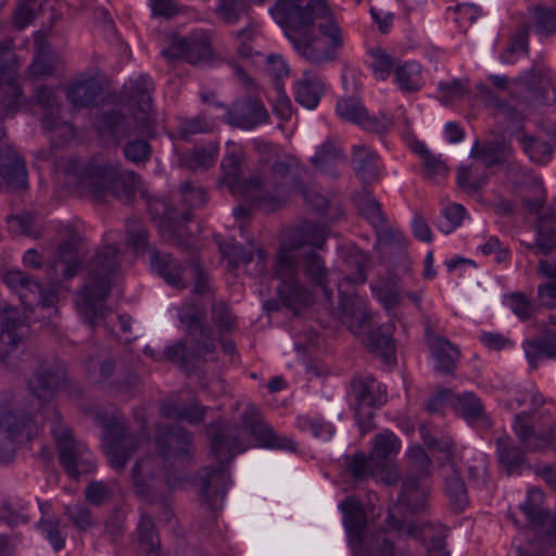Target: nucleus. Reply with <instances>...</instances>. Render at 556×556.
<instances>
[{
    "label": "nucleus",
    "instance_id": "f257e3e1",
    "mask_svg": "<svg viewBox=\"0 0 556 556\" xmlns=\"http://www.w3.org/2000/svg\"><path fill=\"white\" fill-rule=\"evenodd\" d=\"M269 11L301 58L316 65L337 59L343 33L326 0H277Z\"/></svg>",
    "mask_w": 556,
    "mask_h": 556
},
{
    "label": "nucleus",
    "instance_id": "f03ea898",
    "mask_svg": "<svg viewBox=\"0 0 556 556\" xmlns=\"http://www.w3.org/2000/svg\"><path fill=\"white\" fill-rule=\"evenodd\" d=\"M241 163V157L236 153L227 154L223 159L222 184L231 194L242 195L265 213L280 208L290 194L304 192L307 170L294 159L275 161L265 178L252 175L242 179Z\"/></svg>",
    "mask_w": 556,
    "mask_h": 556
},
{
    "label": "nucleus",
    "instance_id": "7ed1b4c3",
    "mask_svg": "<svg viewBox=\"0 0 556 556\" xmlns=\"http://www.w3.org/2000/svg\"><path fill=\"white\" fill-rule=\"evenodd\" d=\"M275 276L280 281L277 292L282 304L293 311L309 305L313 294L301 280V276L314 288H319L328 302L333 292L329 288L330 269L316 251L292 253L279 251L276 257Z\"/></svg>",
    "mask_w": 556,
    "mask_h": 556
},
{
    "label": "nucleus",
    "instance_id": "20e7f679",
    "mask_svg": "<svg viewBox=\"0 0 556 556\" xmlns=\"http://www.w3.org/2000/svg\"><path fill=\"white\" fill-rule=\"evenodd\" d=\"M205 430L211 440V453L218 464L204 469L205 473L200 478L201 497L212 511H216L220 509V504L231 483L230 473L225 464L244 452L248 444L238 425L220 419L207 425Z\"/></svg>",
    "mask_w": 556,
    "mask_h": 556
},
{
    "label": "nucleus",
    "instance_id": "39448f33",
    "mask_svg": "<svg viewBox=\"0 0 556 556\" xmlns=\"http://www.w3.org/2000/svg\"><path fill=\"white\" fill-rule=\"evenodd\" d=\"M118 269V248L110 243L97 250L86 264L89 281L81 290L76 305L81 319L92 329L110 313L105 301L111 293L112 278Z\"/></svg>",
    "mask_w": 556,
    "mask_h": 556
},
{
    "label": "nucleus",
    "instance_id": "423d86ee",
    "mask_svg": "<svg viewBox=\"0 0 556 556\" xmlns=\"http://www.w3.org/2000/svg\"><path fill=\"white\" fill-rule=\"evenodd\" d=\"M180 323L187 329V337L164 350L165 358L191 372L197 364L205 362L215 352V339L211 328L205 325V312L198 304H186L178 312Z\"/></svg>",
    "mask_w": 556,
    "mask_h": 556
},
{
    "label": "nucleus",
    "instance_id": "0eeeda50",
    "mask_svg": "<svg viewBox=\"0 0 556 556\" xmlns=\"http://www.w3.org/2000/svg\"><path fill=\"white\" fill-rule=\"evenodd\" d=\"M66 173L75 174L77 184L99 200L113 195L127 203L136 197L140 186V177L134 170L108 162L85 165L73 162Z\"/></svg>",
    "mask_w": 556,
    "mask_h": 556
},
{
    "label": "nucleus",
    "instance_id": "6e6552de",
    "mask_svg": "<svg viewBox=\"0 0 556 556\" xmlns=\"http://www.w3.org/2000/svg\"><path fill=\"white\" fill-rule=\"evenodd\" d=\"M135 417L140 419L138 433L128 431L126 417L118 409L111 414L108 412L98 413L96 416L97 424L103 429L105 455L110 465L118 471L125 468L131 455L139 447L141 440L149 439L148 421L143 412L141 409L135 410Z\"/></svg>",
    "mask_w": 556,
    "mask_h": 556
},
{
    "label": "nucleus",
    "instance_id": "1a4fd4ad",
    "mask_svg": "<svg viewBox=\"0 0 556 556\" xmlns=\"http://www.w3.org/2000/svg\"><path fill=\"white\" fill-rule=\"evenodd\" d=\"M350 547L358 556H394V546L379 534L370 540L365 535L366 514L355 496H349L339 504Z\"/></svg>",
    "mask_w": 556,
    "mask_h": 556
},
{
    "label": "nucleus",
    "instance_id": "9d476101",
    "mask_svg": "<svg viewBox=\"0 0 556 556\" xmlns=\"http://www.w3.org/2000/svg\"><path fill=\"white\" fill-rule=\"evenodd\" d=\"M488 79L498 90H508L519 104L551 105L556 102V88L543 72L531 70L510 81L505 75H489Z\"/></svg>",
    "mask_w": 556,
    "mask_h": 556
},
{
    "label": "nucleus",
    "instance_id": "9b49d317",
    "mask_svg": "<svg viewBox=\"0 0 556 556\" xmlns=\"http://www.w3.org/2000/svg\"><path fill=\"white\" fill-rule=\"evenodd\" d=\"M51 433L54 437L59 459L65 472L73 479L96 469V459L90 450L77 441L72 430L62 422L59 412L53 413Z\"/></svg>",
    "mask_w": 556,
    "mask_h": 556
},
{
    "label": "nucleus",
    "instance_id": "f8f14e48",
    "mask_svg": "<svg viewBox=\"0 0 556 556\" xmlns=\"http://www.w3.org/2000/svg\"><path fill=\"white\" fill-rule=\"evenodd\" d=\"M37 432L33 417L24 410L12 409L8 396L0 393V460L13 458L15 444L30 441Z\"/></svg>",
    "mask_w": 556,
    "mask_h": 556
},
{
    "label": "nucleus",
    "instance_id": "ddd939ff",
    "mask_svg": "<svg viewBox=\"0 0 556 556\" xmlns=\"http://www.w3.org/2000/svg\"><path fill=\"white\" fill-rule=\"evenodd\" d=\"M355 418L362 434L375 428L376 409L387 403V389L371 375H357L351 380Z\"/></svg>",
    "mask_w": 556,
    "mask_h": 556
},
{
    "label": "nucleus",
    "instance_id": "4468645a",
    "mask_svg": "<svg viewBox=\"0 0 556 556\" xmlns=\"http://www.w3.org/2000/svg\"><path fill=\"white\" fill-rule=\"evenodd\" d=\"M386 523L389 529L395 530L400 534L420 540L425 547V556H450L445 542L448 529L443 525L434 522L405 525L404 520L396 518L391 510L388 511Z\"/></svg>",
    "mask_w": 556,
    "mask_h": 556
},
{
    "label": "nucleus",
    "instance_id": "2eb2a0df",
    "mask_svg": "<svg viewBox=\"0 0 556 556\" xmlns=\"http://www.w3.org/2000/svg\"><path fill=\"white\" fill-rule=\"evenodd\" d=\"M544 493L539 489H529L526 501L520 504L530 529L546 545L556 547V510L543 507Z\"/></svg>",
    "mask_w": 556,
    "mask_h": 556
},
{
    "label": "nucleus",
    "instance_id": "dca6fc26",
    "mask_svg": "<svg viewBox=\"0 0 556 556\" xmlns=\"http://www.w3.org/2000/svg\"><path fill=\"white\" fill-rule=\"evenodd\" d=\"M155 445L166 467H182L190 460L193 435L180 426H168L159 433Z\"/></svg>",
    "mask_w": 556,
    "mask_h": 556
},
{
    "label": "nucleus",
    "instance_id": "f3484780",
    "mask_svg": "<svg viewBox=\"0 0 556 556\" xmlns=\"http://www.w3.org/2000/svg\"><path fill=\"white\" fill-rule=\"evenodd\" d=\"M154 84L149 76H139L130 80V101L135 104L134 118L138 134L148 138L156 135V122L153 113L152 92Z\"/></svg>",
    "mask_w": 556,
    "mask_h": 556
},
{
    "label": "nucleus",
    "instance_id": "a211bd4d",
    "mask_svg": "<svg viewBox=\"0 0 556 556\" xmlns=\"http://www.w3.org/2000/svg\"><path fill=\"white\" fill-rule=\"evenodd\" d=\"M241 422L243 428L257 441L260 447L296 450L298 444L292 439L276 433L274 428L261 418L260 410L254 405L245 407L241 414Z\"/></svg>",
    "mask_w": 556,
    "mask_h": 556
},
{
    "label": "nucleus",
    "instance_id": "6ab92c4d",
    "mask_svg": "<svg viewBox=\"0 0 556 556\" xmlns=\"http://www.w3.org/2000/svg\"><path fill=\"white\" fill-rule=\"evenodd\" d=\"M268 112L256 97H242L226 108L225 122L233 127L250 130L268 121Z\"/></svg>",
    "mask_w": 556,
    "mask_h": 556
},
{
    "label": "nucleus",
    "instance_id": "aec40b11",
    "mask_svg": "<svg viewBox=\"0 0 556 556\" xmlns=\"http://www.w3.org/2000/svg\"><path fill=\"white\" fill-rule=\"evenodd\" d=\"M401 448L400 439L391 431H384L375 437L374 447L370 452L371 460H374L381 472L382 480L387 484H393L397 481L399 471L393 464V457Z\"/></svg>",
    "mask_w": 556,
    "mask_h": 556
},
{
    "label": "nucleus",
    "instance_id": "412c9836",
    "mask_svg": "<svg viewBox=\"0 0 556 556\" xmlns=\"http://www.w3.org/2000/svg\"><path fill=\"white\" fill-rule=\"evenodd\" d=\"M66 368L61 362H54L41 368L29 380L31 393L40 401H51L56 391L66 383Z\"/></svg>",
    "mask_w": 556,
    "mask_h": 556
},
{
    "label": "nucleus",
    "instance_id": "4be33fe9",
    "mask_svg": "<svg viewBox=\"0 0 556 556\" xmlns=\"http://www.w3.org/2000/svg\"><path fill=\"white\" fill-rule=\"evenodd\" d=\"M354 201L361 215L376 229L379 242L392 244L401 240V232L384 227L386 216L378 200L368 193H359L354 198Z\"/></svg>",
    "mask_w": 556,
    "mask_h": 556
},
{
    "label": "nucleus",
    "instance_id": "5701e85b",
    "mask_svg": "<svg viewBox=\"0 0 556 556\" xmlns=\"http://www.w3.org/2000/svg\"><path fill=\"white\" fill-rule=\"evenodd\" d=\"M453 409L472 428L488 430L493 425L483 402L473 392L455 393Z\"/></svg>",
    "mask_w": 556,
    "mask_h": 556
},
{
    "label": "nucleus",
    "instance_id": "b1692460",
    "mask_svg": "<svg viewBox=\"0 0 556 556\" xmlns=\"http://www.w3.org/2000/svg\"><path fill=\"white\" fill-rule=\"evenodd\" d=\"M429 494V485L426 479L407 475L401 485L395 507L400 511L418 513L426 508Z\"/></svg>",
    "mask_w": 556,
    "mask_h": 556
},
{
    "label": "nucleus",
    "instance_id": "393cba45",
    "mask_svg": "<svg viewBox=\"0 0 556 556\" xmlns=\"http://www.w3.org/2000/svg\"><path fill=\"white\" fill-rule=\"evenodd\" d=\"M5 130L0 128V178L10 189L27 187V170L14 150L3 143Z\"/></svg>",
    "mask_w": 556,
    "mask_h": 556
},
{
    "label": "nucleus",
    "instance_id": "a878e982",
    "mask_svg": "<svg viewBox=\"0 0 556 556\" xmlns=\"http://www.w3.org/2000/svg\"><path fill=\"white\" fill-rule=\"evenodd\" d=\"M79 238L74 235L61 242L50 263L54 276L51 281L59 280V277L71 279L78 274L80 263L78 260Z\"/></svg>",
    "mask_w": 556,
    "mask_h": 556
},
{
    "label": "nucleus",
    "instance_id": "bb28decb",
    "mask_svg": "<svg viewBox=\"0 0 556 556\" xmlns=\"http://www.w3.org/2000/svg\"><path fill=\"white\" fill-rule=\"evenodd\" d=\"M328 237L327 227L316 222L305 220L292 228L280 251H292L304 245L321 249Z\"/></svg>",
    "mask_w": 556,
    "mask_h": 556
},
{
    "label": "nucleus",
    "instance_id": "cd10ccee",
    "mask_svg": "<svg viewBox=\"0 0 556 556\" xmlns=\"http://www.w3.org/2000/svg\"><path fill=\"white\" fill-rule=\"evenodd\" d=\"M219 250L233 267L250 265L256 255L255 265L251 273L254 276L262 275L266 268L265 251L256 248L252 242H249L247 247L236 242H225L219 244Z\"/></svg>",
    "mask_w": 556,
    "mask_h": 556
},
{
    "label": "nucleus",
    "instance_id": "c85d7f7f",
    "mask_svg": "<svg viewBox=\"0 0 556 556\" xmlns=\"http://www.w3.org/2000/svg\"><path fill=\"white\" fill-rule=\"evenodd\" d=\"M395 325L387 323L368 331L365 344L369 352L379 357L384 364L396 362V346L393 339Z\"/></svg>",
    "mask_w": 556,
    "mask_h": 556
},
{
    "label": "nucleus",
    "instance_id": "c756f323",
    "mask_svg": "<svg viewBox=\"0 0 556 556\" xmlns=\"http://www.w3.org/2000/svg\"><path fill=\"white\" fill-rule=\"evenodd\" d=\"M150 265L153 271L159 274L167 285L182 290L188 287L185 277V266L172 254L157 250L151 251Z\"/></svg>",
    "mask_w": 556,
    "mask_h": 556
},
{
    "label": "nucleus",
    "instance_id": "7c9ffc66",
    "mask_svg": "<svg viewBox=\"0 0 556 556\" xmlns=\"http://www.w3.org/2000/svg\"><path fill=\"white\" fill-rule=\"evenodd\" d=\"M30 102L39 105L43 111L42 127L46 131L65 128L71 131V126L60 117V105L52 88L39 86L30 98Z\"/></svg>",
    "mask_w": 556,
    "mask_h": 556
},
{
    "label": "nucleus",
    "instance_id": "2f4dec72",
    "mask_svg": "<svg viewBox=\"0 0 556 556\" xmlns=\"http://www.w3.org/2000/svg\"><path fill=\"white\" fill-rule=\"evenodd\" d=\"M94 127L102 139L115 142L129 138L132 131L127 117L116 110L99 114Z\"/></svg>",
    "mask_w": 556,
    "mask_h": 556
},
{
    "label": "nucleus",
    "instance_id": "473e14b6",
    "mask_svg": "<svg viewBox=\"0 0 556 556\" xmlns=\"http://www.w3.org/2000/svg\"><path fill=\"white\" fill-rule=\"evenodd\" d=\"M426 340L435 359V370L443 374H453L459 351L447 339L435 336L431 329L426 330Z\"/></svg>",
    "mask_w": 556,
    "mask_h": 556
},
{
    "label": "nucleus",
    "instance_id": "72a5a7b5",
    "mask_svg": "<svg viewBox=\"0 0 556 556\" xmlns=\"http://www.w3.org/2000/svg\"><path fill=\"white\" fill-rule=\"evenodd\" d=\"M522 349L530 367L534 369L542 359L556 357V333L546 329L542 336L523 341Z\"/></svg>",
    "mask_w": 556,
    "mask_h": 556
},
{
    "label": "nucleus",
    "instance_id": "f704fd0d",
    "mask_svg": "<svg viewBox=\"0 0 556 556\" xmlns=\"http://www.w3.org/2000/svg\"><path fill=\"white\" fill-rule=\"evenodd\" d=\"M525 446L517 445L509 435H502L496 439V454L502 469L511 476L519 471L526 462Z\"/></svg>",
    "mask_w": 556,
    "mask_h": 556
},
{
    "label": "nucleus",
    "instance_id": "c9c22d12",
    "mask_svg": "<svg viewBox=\"0 0 556 556\" xmlns=\"http://www.w3.org/2000/svg\"><path fill=\"white\" fill-rule=\"evenodd\" d=\"M312 164L318 170L338 177L336 167L345 161L341 143L336 139H326L312 157Z\"/></svg>",
    "mask_w": 556,
    "mask_h": 556
},
{
    "label": "nucleus",
    "instance_id": "e433bc0d",
    "mask_svg": "<svg viewBox=\"0 0 556 556\" xmlns=\"http://www.w3.org/2000/svg\"><path fill=\"white\" fill-rule=\"evenodd\" d=\"M378 154L368 146L356 144L353 147L352 167L364 184H370L378 178Z\"/></svg>",
    "mask_w": 556,
    "mask_h": 556
},
{
    "label": "nucleus",
    "instance_id": "4c0bfd02",
    "mask_svg": "<svg viewBox=\"0 0 556 556\" xmlns=\"http://www.w3.org/2000/svg\"><path fill=\"white\" fill-rule=\"evenodd\" d=\"M192 213L190 210L181 212L177 216L175 210L169 207L166 210L164 217L160 223V231L166 236L167 240H173V244L188 248L190 243L184 239L186 235V225L191 220Z\"/></svg>",
    "mask_w": 556,
    "mask_h": 556
},
{
    "label": "nucleus",
    "instance_id": "58836bf2",
    "mask_svg": "<svg viewBox=\"0 0 556 556\" xmlns=\"http://www.w3.org/2000/svg\"><path fill=\"white\" fill-rule=\"evenodd\" d=\"M18 298L25 309L33 311L34 307L52 308L54 306L56 294L40 285L37 280L30 278L18 289Z\"/></svg>",
    "mask_w": 556,
    "mask_h": 556
},
{
    "label": "nucleus",
    "instance_id": "ea45409f",
    "mask_svg": "<svg viewBox=\"0 0 556 556\" xmlns=\"http://www.w3.org/2000/svg\"><path fill=\"white\" fill-rule=\"evenodd\" d=\"M324 90V83L318 77L304 72L303 77L295 84V101L302 106L313 110L318 105Z\"/></svg>",
    "mask_w": 556,
    "mask_h": 556
},
{
    "label": "nucleus",
    "instance_id": "a19ab883",
    "mask_svg": "<svg viewBox=\"0 0 556 556\" xmlns=\"http://www.w3.org/2000/svg\"><path fill=\"white\" fill-rule=\"evenodd\" d=\"M470 156L480 160L485 167L503 164L508 156V147L504 139H494L479 143L476 141L471 148Z\"/></svg>",
    "mask_w": 556,
    "mask_h": 556
},
{
    "label": "nucleus",
    "instance_id": "79ce46f5",
    "mask_svg": "<svg viewBox=\"0 0 556 556\" xmlns=\"http://www.w3.org/2000/svg\"><path fill=\"white\" fill-rule=\"evenodd\" d=\"M101 91V86L94 78L78 80L68 85L66 99L74 109L91 105Z\"/></svg>",
    "mask_w": 556,
    "mask_h": 556
},
{
    "label": "nucleus",
    "instance_id": "37998d69",
    "mask_svg": "<svg viewBox=\"0 0 556 556\" xmlns=\"http://www.w3.org/2000/svg\"><path fill=\"white\" fill-rule=\"evenodd\" d=\"M136 531L141 553L144 554V556H160L161 540L156 532L153 518L142 513Z\"/></svg>",
    "mask_w": 556,
    "mask_h": 556
},
{
    "label": "nucleus",
    "instance_id": "c03bdc74",
    "mask_svg": "<svg viewBox=\"0 0 556 556\" xmlns=\"http://www.w3.org/2000/svg\"><path fill=\"white\" fill-rule=\"evenodd\" d=\"M394 81L404 93L418 92L424 86L421 65L417 62H405L396 65Z\"/></svg>",
    "mask_w": 556,
    "mask_h": 556
},
{
    "label": "nucleus",
    "instance_id": "a18cd8bd",
    "mask_svg": "<svg viewBox=\"0 0 556 556\" xmlns=\"http://www.w3.org/2000/svg\"><path fill=\"white\" fill-rule=\"evenodd\" d=\"M345 470L355 481H364L369 477L381 478L383 473L371 460V456H366L363 453H356L352 456H346L344 462Z\"/></svg>",
    "mask_w": 556,
    "mask_h": 556
},
{
    "label": "nucleus",
    "instance_id": "49530a36",
    "mask_svg": "<svg viewBox=\"0 0 556 556\" xmlns=\"http://www.w3.org/2000/svg\"><path fill=\"white\" fill-rule=\"evenodd\" d=\"M46 506V504L40 505L42 517L38 522V529L49 541L54 552H60L65 546L66 533L62 531L60 518L48 515Z\"/></svg>",
    "mask_w": 556,
    "mask_h": 556
},
{
    "label": "nucleus",
    "instance_id": "de8ad7c7",
    "mask_svg": "<svg viewBox=\"0 0 556 556\" xmlns=\"http://www.w3.org/2000/svg\"><path fill=\"white\" fill-rule=\"evenodd\" d=\"M54 68V54L50 45L43 39H36L35 55L29 65V73L34 77L50 75Z\"/></svg>",
    "mask_w": 556,
    "mask_h": 556
},
{
    "label": "nucleus",
    "instance_id": "09e8293b",
    "mask_svg": "<svg viewBox=\"0 0 556 556\" xmlns=\"http://www.w3.org/2000/svg\"><path fill=\"white\" fill-rule=\"evenodd\" d=\"M445 494L452 509L463 511L468 505V494L464 480L456 470L445 478Z\"/></svg>",
    "mask_w": 556,
    "mask_h": 556
},
{
    "label": "nucleus",
    "instance_id": "8fccbe9b",
    "mask_svg": "<svg viewBox=\"0 0 556 556\" xmlns=\"http://www.w3.org/2000/svg\"><path fill=\"white\" fill-rule=\"evenodd\" d=\"M185 47V59L190 64L197 65L212 56V49L208 39L201 35H191L182 37Z\"/></svg>",
    "mask_w": 556,
    "mask_h": 556
},
{
    "label": "nucleus",
    "instance_id": "3c124183",
    "mask_svg": "<svg viewBox=\"0 0 556 556\" xmlns=\"http://www.w3.org/2000/svg\"><path fill=\"white\" fill-rule=\"evenodd\" d=\"M456 184L467 194L473 195L488 184V175L477 173L473 165H462L457 168Z\"/></svg>",
    "mask_w": 556,
    "mask_h": 556
},
{
    "label": "nucleus",
    "instance_id": "603ef678",
    "mask_svg": "<svg viewBox=\"0 0 556 556\" xmlns=\"http://www.w3.org/2000/svg\"><path fill=\"white\" fill-rule=\"evenodd\" d=\"M526 412H520L515 415L513 429L519 442L528 451H535L540 447L538 435L534 432V428L531 424L530 416Z\"/></svg>",
    "mask_w": 556,
    "mask_h": 556
},
{
    "label": "nucleus",
    "instance_id": "864d4df0",
    "mask_svg": "<svg viewBox=\"0 0 556 556\" xmlns=\"http://www.w3.org/2000/svg\"><path fill=\"white\" fill-rule=\"evenodd\" d=\"M529 30L530 26L527 23L521 24L516 31L511 35L509 46L501 54L500 59L503 63H515L516 54H527L529 51Z\"/></svg>",
    "mask_w": 556,
    "mask_h": 556
},
{
    "label": "nucleus",
    "instance_id": "5fc2aeb1",
    "mask_svg": "<svg viewBox=\"0 0 556 556\" xmlns=\"http://www.w3.org/2000/svg\"><path fill=\"white\" fill-rule=\"evenodd\" d=\"M535 31L541 36L556 34V7L536 4L530 9Z\"/></svg>",
    "mask_w": 556,
    "mask_h": 556
},
{
    "label": "nucleus",
    "instance_id": "6e6d98bb",
    "mask_svg": "<svg viewBox=\"0 0 556 556\" xmlns=\"http://www.w3.org/2000/svg\"><path fill=\"white\" fill-rule=\"evenodd\" d=\"M519 142L531 161L538 164H545L551 160L553 149L547 141L539 140L533 136L525 134L519 139Z\"/></svg>",
    "mask_w": 556,
    "mask_h": 556
},
{
    "label": "nucleus",
    "instance_id": "4d7b16f0",
    "mask_svg": "<svg viewBox=\"0 0 556 556\" xmlns=\"http://www.w3.org/2000/svg\"><path fill=\"white\" fill-rule=\"evenodd\" d=\"M25 101L17 80L0 83V102L8 114H15L23 108Z\"/></svg>",
    "mask_w": 556,
    "mask_h": 556
},
{
    "label": "nucleus",
    "instance_id": "13d9d810",
    "mask_svg": "<svg viewBox=\"0 0 556 556\" xmlns=\"http://www.w3.org/2000/svg\"><path fill=\"white\" fill-rule=\"evenodd\" d=\"M295 425L303 432H311L313 437L321 440H329L334 433V427L318 417L300 415L296 417Z\"/></svg>",
    "mask_w": 556,
    "mask_h": 556
},
{
    "label": "nucleus",
    "instance_id": "bf43d9fd",
    "mask_svg": "<svg viewBox=\"0 0 556 556\" xmlns=\"http://www.w3.org/2000/svg\"><path fill=\"white\" fill-rule=\"evenodd\" d=\"M244 0H217L215 9L218 17L228 25H235L248 11Z\"/></svg>",
    "mask_w": 556,
    "mask_h": 556
},
{
    "label": "nucleus",
    "instance_id": "052dcab7",
    "mask_svg": "<svg viewBox=\"0 0 556 556\" xmlns=\"http://www.w3.org/2000/svg\"><path fill=\"white\" fill-rule=\"evenodd\" d=\"M123 154L130 163L144 164L152 155V147L147 139H130L123 146Z\"/></svg>",
    "mask_w": 556,
    "mask_h": 556
},
{
    "label": "nucleus",
    "instance_id": "680f3d73",
    "mask_svg": "<svg viewBox=\"0 0 556 556\" xmlns=\"http://www.w3.org/2000/svg\"><path fill=\"white\" fill-rule=\"evenodd\" d=\"M127 511L123 507H116L104 521V532L113 544L122 542L126 532L125 520Z\"/></svg>",
    "mask_w": 556,
    "mask_h": 556
},
{
    "label": "nucleus",
    "instance_id": "e2e57ef3",
    "mask_svg": "<svg viewBox=\"0 0 556 556\" xmlns=\"http://www.w3.org/2000/svg\"><path fill=\"white\" fill-rule=\"evenodd\" d=\"M213 124L204 115H197L190 118H185L179 123L178 135L182 140H191L195 135L207 134L212 131Z\"/></svg>",
    "mask_w": 556,
    "mask_h": 556
},
{
    "label": "nucleus",
    "instance_id": "0e129e2a",
    "mask_svg": "<svg viewBox=\"0 0 556 556\" xmlns=\"http://www.w3.org/2000/svg\"><path fill=\"white\" fill-rule=\"evenodd\" d=\"M515 401L527 414H534L545 403L544 396L534 386L517 389Z\"/></svg>",
    "mask_w": 556,
    "mask_h": 556
},
{
    "label": "nucleus",
    "instance_id": "69168bd1",
    "mask_svg": "<svg viewBox=\"0 0 556 556\" xmlns=\"http://www.w3.org/2000/svg\"><path fill=\"white\" fill-rule=\"evenodd\" d=\"M534 229L540 253L548 255L556 250V230L553 226L539 216V219L535 220Z\"/></svg>",
    "mask_w": 556,
    "mask_h": 556
},
{
    "label": "nucleus",
    "instance_id": "338daca9",
    "mask_svg": "<svg viewBox=\"0 0 556 556\" xmlns=\"http://www.w3.org/2000/svg\"><path fill=\"white\" fill-rule=\"evenodd\" d=\"M336 110L341 118L356 125L366 115L367 111L357 98L340 99L337 102Z\"/></svg>",
    "mask_w": 556,
    "mask_h": 556
},
{
    "label": "nucleus",
    "instance_id": "774afa93",
    "mask_svg": "<svg viewBox=\"0 0 556 556\" xmlns=\"http://www.w3.org/2000/svg\"><path fill=\"white\" fill-rule=\"evenodd\" d=\"M211 315L219 334L231 332L236 328V317L224 302L214 303Z\"/></svg>",
    "mask_w": 556,
    "mask_h": 556
}]
</instances>
